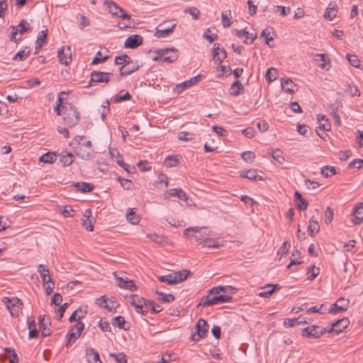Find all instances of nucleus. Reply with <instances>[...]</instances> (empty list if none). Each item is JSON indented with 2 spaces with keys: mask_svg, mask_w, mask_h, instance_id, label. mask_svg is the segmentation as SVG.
Returning a JSON list of instances; mask_svg holds the SVG:
<instances>
[{
  "mask_svg": "<svg viewBox=\"0 0 363 363\" xmlns=\"http://www.w3.org/2000/svg\"><path fill=\"white\" fill-rule=\"evenodd\" d=\"M218 290L221 291L223 293L219 296H214L210 297L209 296H203L199 304L202 306H209L217 304L218 303H227L229 302L231 299V295L235 294L238 289L232 286H218Z\"/></svg>",
  "mask_w": 363,
  "mask_h": 363,
  "instance_id": "nucleus-1",
  "label": "nucleus"
},
{
  "mask_svg": "<svg viewBox=\"0 0 363 363\" xmlns=\"http://www.w3.org/2000/svg\"><path fill=\"white\" fill-rule=\"evenodd\" d=\"M156 55L152 58L154 61L173 62L178 58L177 50L175 49H159L155 51Z\"/></svg>",
  "mask_w": 363,
  "mask_h": 363,
  "instance_id": "nucleus-2",
  "label": "nucleus"
},
{
  "mask_svg": "<svg viewBox=\"0 0 363 363\" xmlns=\"http://www.w3.org/2000/svg\"><path fill=\"white\" fill-rule=\"evenodd\" d=\"M1 301L10 312L11 316L15 317L18 315L19 311L23 306V303L21 299L17 297L5 296L1 298Z\"/></svg>",
  "mask_w": 363,
  "mask_h": 363,
  "instance_id": "nucleus-3",
  "label": "nucleus"
},
{
  "mask_svg": "<svg viewBox=\"0 0 363 363\" xmlns=\"http://www.w3.org/2000/svg\"><path fill=\"white\" fill-rule=\"evenodd\" d=\"M196 333L192 334L191 338L193 341L198 342L206 336L208 331V325L204 319L200 318L196 323Z\"/></svg>",
  "mask_w": 363,
  "mask_h": 363,
  "instance_id": "nucleus-4",
  "label": "nucleus"
},
{
  "mask_svg": "<svg viewBox=\"0 0 363 363\" xmlns=\"http://www.w3.org/2000/svg\"><path fill=\"white\" fill-rule=\"evenodd\" d=\"M104 4L106 5L108 9V11L115 16L123 19H130V15L126 13L125 11L121 8L116 3L113 1H105Z\"/></svg>",
  "mask_w": 363,
  "mask_h": 363,
  "instance_id": "nucleus-5",
  "label": "nucleus"
},
{
  "mask_svg": "<svg viewBox=\"0 0 363 363\" xmlns=\"http://www.w3.org/2000/svg\"><path fill=\"white\" fill-rule=\"evenodd\" d=\"M80 117L79 112L75 108L71 106L69 110H67L64 121L66 125L69 128L74 127L79 121Z\"/></svg>",
  "mask_w": 363,
  "mask_h": 363,
  "instance_id": "nucleus-6",
  "label": "nucleus"
},
{
  "mask_svg": "<svg viewBox=\"0 0 363 363\" xmlns=\"http://www.w3.org/2000/svg\"><path fill=\"white\" fill-rule=\"evenodd\" d=\"M112 75L110 72L94 71L91 73V79L88 86H91L92 83H108L110 81L109 76Z\"/></svg>",
  "mask_w": 363,
  "mask_h": 363,
  "instance_id": "nucleus-7",
  "label": "nucleus"
},
{
  "mask_svg": "<svg viewBox=\"0 0 363 363\" xmlns=\"http://www.w3.org/2000/svg\"><path fill=\"white\" fill-rule=\"evenodd\" d=\"M326 332V329L320 326L313 325L302 330V334L308 337L318 338Z\"/></svg>",
  "mask_w": 363,
  "mask_h": 363,
  "instance_id": "nucleus-8",
  "label": "nucleus"
},
{
  "mask_svg": "<svg viewBox=\"0 0 363 363\" xmlns=\"http://www.w3.org/2000/svg\"><path fill=\"white\" fill-rule=\"evenodd\" d=\"M60 63L69 65L72 61V52L69 46H62L57 52Z\"/></svg>",
  "mask_w": 363,
  "mask_h": 363,
  "instance_id": "nucleus-9",
  "label": "nucleus"
},
{
  "mask_svg": "<svg viewBox=\"0 0 363 363\" xmlns=\"http://www.w3.org/2000/svg\"><path fill=\"white\" fill-rule=\"evenodd\" d=\"M349 301L343 298H339L335 303L333 304L328 310L329 313H340L346 311L348 308Z\"/></svg>",
  "mask_w": 363,
  "mask_h": 363,
  "instance_id": "nucleus-10",
  "label": "nucleus"
},
{
  "mask_svg": "<svg viewBox=\"0 0 363 363\" xmlns=\"http://www.w3.org/2000/svg\"><path fill=\"white\" fill-rule=\"evenodd\" d=\"M200 75L194 77L189 80H186L180 84H177L176 86L173 89V92L179 94L183 91L185 89L190 87L191 86L195 84L198 82Z\"/></svg>",
  "mask_w": 363,
  "mask_h": 363,
  "instance_id": "nucleus-11",
  "label": "nucleus"
},
{
  "mask_svg": "<svg viewBox=\"0 0 363 363\" xmlns=\"http://www.w3.org/2000/svg\"><path fill=\"white\" fill-rule=\"evenodd\" d=\"M194 237L196 238V241L198 242V244L202 245L203 247L208 248H218L220 247L218 239L201 238L197 235H194Z\"/></svg>",
  "mask_w": 363,
  "mask_h": 363,
  "instance_id": "nucleus-12",
  "label": "nucleus"
},
{
  "mask_svg": "<svg viewBox=\"0 0 363 363\" xmlns=\"http://www.w3.org/2000/svg\"><path fill=\"white\" fill-rule=\"evenodd\" d=\"M350 320L347 318H343L340 320H337L332 325V327L328 330V332H335L337 334L342 332L345 328L348 327Z\"/></svg>",
  "mask_w": 363,
  "mask_h": 363,
  "instance_id": "nucleus-13",
  "label": "nucleus"
},
{
  "mask_svg": "<svg viewBox=\"0 0 363 363\" xmlns=\"http://www.w3.org/2000/svg\"><path fill=\"white\" fill-rule=\"evenodd\" d=\"M352 222L354 225H359L363 220V203H359L354 207Z\"/></svg>",
  "mask_w": 363,
  "mask_h": 363,
  "instance_id": "nucleus-14",
  "label": "nucleus"
},
{
  "mask_svg": "<svg viewBox=\"0 0 363 363\" xmlns=\"http://www.w3.org/2000/svg\"><path fill=\"white\" fill-rule=\"evenodd\" d=\"M143 43V38L140 35H131L125 42V47L129 48H136Z\"/></svg>",
  "mask_w": 363,
  "mask_h": 363,
  "instance_id": "nucleus-15",
  "label": "nucleus"
},
{
  "mask_svg": "<svg viewBox=\"0 0 363 363\" xmlns=\"http://www.w3.org/2000/svg\"><path fill=\"white\" fill-rule=\"evenodd\" d=\"M38 272L40 274L43 285L46 283H52V279L50 275L49 269L47 265L40 264L38 266Z\"/></svg>",
  "mask_w": 363,
  "mask_h": 363,
  "instance_id": "nucleus-16",
  "label": "nucleus"
},
{
  "mask_svg": "<svg viewBox=\"0 0 363 363\" xmlns=\"http://www.w3.org/2000/svg\"><path fill=\"white\" fill-rule=\"evenodd\" d=\"M140 67L141 65H138L137 62H133L131 61L129 62V64L123 65L120 68L121 75H129L138 70Z\"/></svg>",
  "mask_w": 363,
  "mask_h": 363,
  "instance_id": "nucleus-17",
  "label": "nucleus"
},
{
  "mask_svg": "<svg viewBox=\"0 0 363 363\" xmlns=\"http://www.w3.org/2000/svg\"><path fill=\"white\" fill-rule=\"evenodd\" d=\"M227 57V53L223 48H220L219 45H213V58L218 63H220Z\"/></svg>",
  "mask_w": 363,
  "mask_h": 363,
  "instance_id": "nucleus-18",
  "label": "nucleus"
},
{
  "mask_svg": "<svg viewBox=\"0 0 363 363\" xmlns=\"http://www.w3.org/2000/svg\"><path fill=\"white\" fill-rule=\"evenodd\" d=\"M39 325L43 337H48L51 334V330L49 328L50 323L48 319H45V315H40Z\"/></svg>",
  "mask_w": 363,
  "mask_h": 363,
  "instance_id": "nucleus-19",
  "label": "nucleus"
},
{
  "mask_svg": "<svg viewBox=\"0 0 363 363\" xmlns=\"http://www.w3.org/2000/svg\"><path fill=\"white\" fill-rule=\"evenodd\" d=\"M175 26L176 24H173L170 27L164 28L163 25H160L159 27L157 28L155 35L159 38H166L173 33Z\"/></svg>",
  "mask_w": 363,
  "mask_h": 363,
  "instance_id": "nucleus-20",
  "label": "nucleus"
},
{
  "mask_svg": "<svg viewBox=\"0 0 363 363\" xmlns=\"http://www.w3.org/2000/svg\"><path fill=\"white\" fill-rule=\"evenodd\" d=\"M75 154L78 157L86 161L94 157V153L92 150H86L82 147H76Z\"/></svg>",
  "mask_w": 363,
  "mask_h": 363,
  "instance_id": "nucleus-21",
  "label": "nucleus"
},
{
  "mask_svg": "<svg viewBox=\"0 0 363 363\" xmlns=\"http://www.w3.org/2000/svg\"><path fill=\"white\" fill-rule=\"evenodd\" d=\"M277 288L280 289V286L278 284H267L264 287L261 288V291L259 293V296L267 298L274 293Z\"/></svg>",
  "mask_w": 363,
  "mask_h": 363,
  "instance_id": "nucleus-22",
  "label": "nucleus"
},
{
  "mask_svg": "<svg viewBox=\"0 0 363 363\" xmlns=\"http://www.w3.org/2000/svg\"><path fill=\"white\" fill-rule=\"evenodd\" d=\"M242 177L247 178L250 180L260 181L262 180V177L259 175L257 169H249L247 171H242L240 174Z\"/></svg>",
  "mask_w": 363,
  "mask_h": 363,
  "instance_id": "nucleus-23",
  "label": "nucleus"
},
{
  "mask_svg": "<svg viewBox=\"0 0 363 363\" xmlns=\"http://www.w3.org/2000/svg\"><path fill=\"white\" fill-rule=\"evenodd\" d=\"M91 211L89 209H86L82 218V224L83 227L89 231L93 230V225L90 219Z\"/></svg>",
  "mask_w": 363,
  "mask_h": 363,
  "instance_id": "nucleus-24",
  "label": "nucleus"
},
{
  "mask_svg": "<svg viewBox=\"0 0 363 363\" xmlns=\"http://www.w3.org/2000/svg\"><path fill=\"white\" fill-rule=\"evenodd\" d=\"M261 36L265 38V43L268 45L269 47H271V45H269V41L274 40V37L276 36V34L272 27H267L262 31Z\"/></svg>",
  "mask_w": 363,
  "mask_h": 363,
  "instance_id": "nucleus-25",
  "label": "nucleus"
},
{
  "mask_svg": "<svg viewBox=\"0 0 363 363\" xmlns=\"http://www.w3.org/2000/svg\"><path fill=\"white\" fill-rule=\"evenodd\" d=\"M315 60L318 63V66L320 68L326 70L329 69L330 67V61L326 59L325 54H317Z\"/></svg>",
  "mask_w": 363,
  "mask_h": 363,
  "instance_id": "nucleus-26",
  "label": "nucleus"
},
{
  "mask_svg": "<svg viewBox=\"0 0 363 363\" xmlns=\"http://www.w3.org/2000/svg\"><path fill=\"white\" fill-rule=\"evenodd\" d=\"M243 91L244 86L238 80L234 82L229 89L230 94L232 96H238Z\"/></svg>",
  "mask_w": 363,
  "mask_h": 363,
  "instance_id": "nucleus-27",
  "label": "nucleus"
},
{
  "mask_svg": "<svg viewBox=\"0 0 363 363\" xmlns=\"http://www.w3.org/2000/svg\"><path fill=\"white\" fill-rule=\"evenodd\" d=\"M296 86V84L293 82V81L290 79H281V89L287 92L288 94H294L295 92L294 88Z\"/></svg>",
  "mask_w": 363,
  "mask_h": 363,
  "instance_id": "nucleus-28",
  "label": "nucleus"
},
{
  "mask_svg": "<svg viewBox=\"0 0 363 363\" xmlns=\"http://www.w3.org/2000/svg\"><path fill=\"white\" fill-rule=\"evenodd\" d=\"M59 156L60 157V161L64 167L69 166L74 162V156L70 152H62Z\"/></svg>",
  "mask_w": 363,
  "mask_h": 363,
  "instance_id": "nucleus-29",
  "label": "nucleus"
},
{
  "mask_svg": "<svg viewBox=\"0 0 363 363\" xmlns=\"http://www.w3.org/2000/svg\"><path fill=\"white\" fill-rule=\"evenodd\" d=\"M46 28L45 26H44ZM48 36V29L45 28V30H41L37 38V40L35 41V49L39 50L43 47V43L46 41Z\"/></svg>",
  "mask_w": 363,
  "mask_h": 363,
  "instance_id": "nucleus-30",
  "label": "nucleus"
},
{
  "mask_svg": "<svg viewBox=\"0 0 363 363\" xmlns=\"http://www.w3.org/2000/svg\"><path fill=\"white\" fill-rule=\"evenodd\" d=\"M319 230L320 226L318 223V221L315 220L314 217L313 216L309 220V225L308 226V233L311 237H313L316 233L319 232Z\"/></svg>",
  "mask_w": 363,
  "mask_h": 363,
  "instance_id": "nucleus-31",
  "label": "nucleus"
},
{
  "mask_svg": "<svg viewBox=\"0 0 363 363\" xmlns=\"http://www.w3.org/2000/svg\"><path fill=\"white\" fill-rule=\"evenodd\" d=\"M74 186L82 193H88L94 189V185L87 182H76Z\"/></svg>",
  "mask_w": 363,
  "mask_h": 363,
  "instance_id": "nucleus-32",
  "label": "nucleus"
},
{
  "mask_svg": "<svg viewBox=\"0 0 363 363\" xmlns=\"http://www.w3.org/2000/svg\"><path fill=\"white\" fill-rule=\"evenodd\" d=\"M129 303L134 307L139 304H147V299L138 295H130L128 296Z\"/></svg>",
  "mask_w": 363,
  "mask_h": 363,
  "instance_id": "nucleus-33",
  "label": "nucleus"
},
{
  "mask_svg": "<svg viewBox=\"0 0 363 363\" xmlns=\"http://www.w3.org/2000/svg\"><path fill=\"white\" fill-rule=\"evenodd\" d=\"M86 313V310H82V308H79L77 310L74 311L71 316L69 318V322H73L76 320H79L81 318H84Z\"/></svg>",
  "mask_w": 363,
  "mask_h": 363,
  "instance_id": "nucleus-34",
  "label": "nucleus"
},
{
  "mask_svg": "<svg viewBox=\"0 0 363 363\" xmlns=\"http://www.w3.org/2000/svg\"><path fill=\"white\" fill-rule=\"evenodd\" d=\"M337 9L336 5L330 4L328 9H326L324 17L328 20H333L336 16Z\"/></svg>",
  "mask_w": 363,
  "mask_h": 363,
  "instance_id": "nucleus-35",
  "label": "nucleus"
},
{
  "mask_svg": "<svg viewBox=\"0 0 363 363\" xmlns=\"http://www.w3.org/2000/svg\"><path fill=\"white\" fill-rule=\"evenodd\" d=\"M175 276L173 273L169 274L167 275L160 276L158 277V280L161 282L167 283L169 285L177 284V281L175 280Z\"/></svg>",
  "mask_w": 363,
  "mask_h": 363,
  "instance_id": "nucleus-36",
  "label": "nucleus"
},
{
  "mask_svg": "<svg viewBox=\"0 0 363 363\" xmlns=\"http://www.w3.org/2000/svg\"><path fill=\"white\" fill-rule=\"evenodd\" d=\"M179 164L177 155L168 156L164 161V165L166 167H176Z\"/></svg>",
  "mask_w": 363,
  "mask_h": 363,
  "instance_id": "nucleus-37",
  "label": "nucleus"
},
{
  "mask_svg": "<svg viewBox=\"0 0 363 363\" xmlns=\"http://www.w3.org/2000/svg\"><path fill=\"white\" fill-rule=\"evenodd\" d=\"M222 24L224 28H228L231 26V13L230 11H226L222 13L221 15Z\"/></svg>",
  "mask_w": 363,
  "mask_h": 363,
  "instance_id": "nucleus-38",
  "label": "nucleus"
},
{
  "mask_svg": "<svg viewBox=\"0 0 363 363\" xmlns=\"http://www.w3.org/2000/svg\"><path fill=\"white\" fill-rule=\"evenodd\" d=\"M173 274L176 277L175 280L177 281V284H179L186 279L188 275L189 274V271L184 269L182 271L174 272Z\"/></svg>",
  "mask_w": 363,
  "mask_h": 363,
  "instance_id": "nucleus-39",
  "label": "nucleus"
},
{
  "mask_svg": "<svg viewBox=\"0 0 363 363\" xmlns=\"http://www.w3.org/2000/svg\"><path fill=\"white\" fill-rule=\"evenodd\" d=\"M126 218L129 223L133 225L138 224L140 222L139 216L135 215V212L133 208L129 209L128 211L126 214Z\"/></svg>",
  "mask_w": 363,
  "mask_h": 363,
  "instance_id": "nucleus-40",
  "label": "nucleus"
},
{
  "mask_svg": "<svg viewBox=\"0 0 363 363\" xmlns=\"http://www.w3.org/2000/svg\"><path fill=\"white\" fill-rule=\"evenodd\" d=\"M156 294L159 296V299L164 303H171L174 300V296L171 294H164L159 291H156Z\"/></svg>",
  "mask_w": 363,
  "mask_h": 363,
  "instance_id": "nucleus-41",
  "label": "nucleus"
},
{
  "mask_svg": "<svg viewBox=\"0 0 363 363\" xmlns=\"http://www.w3.org/2000/svg\"><path fill=\"white\" fill-rule=\"evenodd\" d=\"M203 230H204L203 232V234L207 235H210L211 231L206 232V230H207L206 227H191V228H188L184 230V234L185 235H187L189 232H194V233H201V231Z\"/></svg>",
  "mask_w": 363,
  "mask_h": 363,
  "instance_id": "nucleus-42",
  "label": "nucleus"
},
{
  "mask_svg": "<svg viewBox=\"0 0 363 363\" xmlns=\"http://www.w3.org/2000/svg\"><path fill=\"white\" fill-rule=\"evenodd\" d=\"M30 24L28 23V21L25 19H22L20 22V23L16 26L18 33L19 34H23L26 32L30 30L29 27Z\"/></svg>",
  "mask_w": 363,
  "mask_h": 363,
  "instance_id": "nucleus-43",
  "label": "nucleus"
},
{
  "mask_svg": "<svg viewBox=\"0 0 363 363\" xmlns=\"http://www.w3.org/2000/svg\"><path fill=\"white\" fill-rule=\"evenodd\" d=\"M56 157L55 153L48 152L40 157V161L44 163H52L57 160Z\"/></svg>",
  "mask_w": 363,
  "mask_h": 363,
  "instance_id": "nucleus-44",
  "label": "nucleus"
},
{
  "mask_svg": "<svg viewBox=\"0 0 363 363\" xmlns=\"http://www.w3.org/2000/svg\"><path fill=\"white\" fill-rule=\"evenodd\" d=\"M278 76V72L277 69L271 67L267 69L266 73L267 80L269 82H274Z\"/></svg>",
  "mask_w": 363,
  "mask_h": 363,
  "instance_id": "nucleus-45",
  "label": "nucleus"
},
{
  "mask_svg": "<svg viewBox=\"0 0 363 363\" xmlns=\"http://www.w3.org/2000/svg\"><path fill=\"white\" fill-rule=\"evenodd\" d=\"M321 174L325 177H330L336 174V169L332 166H325L321 169Z\"/></svg>",
  "mask_w": 363,
  "mask_h": 363,
  "instance_id": "nucleus-46",
  "label": "nucleus"
},
{
  "mask_svg": "<svg viewBox=\"0 0 363 363\" xmlns=\"http://www.w3.org/2000/svg\"><path fill=\"white\" fill-rule=\"evenodd\" d=\"M29 54L30 50H20L13 57L12 59L14 61H23L28 57Z\"/></svg>",
  "mask_w": 363,
  "mask_h": 363,
  "instance_id": "nucleus-47",
  "label": "nucleus"
},
{
  "mask_svg": "<svg viewBox=\"0 0 363 363\" xmlns=\"http://www.w3.org/2000/svg\"><path fill=\"white\" fill-rule=\"evenodd\" d=\"M130 57H129L127 55H123L120 56H117L115 58V63L116 65H127L129 64L130 62H131Z\"/></svg>",
  "mask_w": 363,
  "mask_h": 363,
  "instance_id": "nucleus-48",
  "label": "nucleus"
},
{
  "mask_svg": "<svg viewBox=\"0 0 363 363\" xmlns=\"http://www.w3.org/2000/svg\"><path fill=\"white\" fill-rule=\"evenodd\" d=\"M117 180H118V182H120L121 186L125 190L130 189L133 185V182L131 180L127 179H123L121 177H118L117 178Z\"/></svg>",
  "mask_w": 363,
  "mask_h": 363,
  "instance_id": "nucleus-49",
  "label": "nucleus"
},
{
  "mask_svg": "<svg viewBox=\"0 0 363 363\" xmlns=\"http://www.w3.org/2000/svg\"><path fill=\"white\" fill-rule=\"evenodd\" d=\"M326 311H327V309H326V307L325 306V305L321 304L319 306H312V307L308 308L307 313H318L320 314H324Z\"/></svg>",
  "mask_w": 363,
  "mask_h": 363,
  "instance_id": "nucleus-50",
  "label": "nucleus"
},
{
  "mask_svg": "<svg viewBox=\"0 0 363 363\" xmlns=\"http://www.w3.org/2000/svg\"><path fill=\"white\" fill-rule=\"evenodd\" d=\"M109 355H110V357H113L117 363H126L127 362L126 356L123 352L111 353Z\"/></svg>",
  "mask_w": 363,
  "mask_h": 363,
  "instance_id": "nucleus-51",
  "label": "nucleus"
},
{
  "mask_svg": "<svg viewBox=\"0 0 363 363\" xmlns=\"http://www.w3.org/2000/svg\"><path fill=\"white\" fill-rule=\"evenodd\" d=\"M112 323L113 325L118 327L120 329H125V321L124 318L121 315L115 317L113 319Z\"/></svg>",
  "mask_w": 363,
  "mask_h": 363,
  "instance_id": "nucleus-52",
  "label": "nucleus"
},
{
  "mask_svg": "<svg viewBox=\"0 0 363 363\" xmlns=\"http://www.w3.org/2000/svg\"><path fill=\"white\" fill-rule=\"evenodd\" d=\"M347 59L350 62V65L354 67H359L360 65V60L358 59L357 56L352 54H347Z\"/></svg>",
  "mask_w": 363,
  "mask_h": 363,
  "instance_id": "nucleus-53",
  "label": "nucleus"
},
{
  "mask_svg": "<svg viewBox=\"0 0 363 363\" xmlns=\"http://www.w3.org/2000/svg\"><path fill=\"white\" fill-rule=\"evenodd\" d=\"M9 28L11 29V32L9 35V40L12 42L17 43L18 41L21 40V37H16L18 34L17 27H16L15 26H11Z\"/></svg>",
  "mask_w": 363,
  "mask_h": 363,
  "instance_id": "nucleus-54",
  "label": "nucleus"
},
{
  "mask_svg": "<svg viewBox=\"0 0 363 363\" xmlns=\"http://www.w3.org/2000/svg\"><path fill=\"white\" fill-rule=\"evenodd\" d=\"M346 92L348 93L352 96H360V91L357 87L353 84H349L346 89Z\"/></svg>",
  "mask_w": 363,
  "mask_h": 363,
  "instance_id": "nucleus-55",
  "label": "nucleus"
},
{
  "mask_svg": "<svg viewBox=\"0 0 363 363\" xmlns=\"http://www.w3.org/2000/svg\"><path fill=\"white\" fill-rule=\"evenodd\" d=\"M307 272L308 274H310L308 279L310 280H313L319 274L320 269L315 266H311L308 268Z\"/></svg>",
  "mask_w": 363,
  "mask_h": 363,
  "instance_id": "nucleus-56",
  "label": "nucleus"
},
{
  "mask_svg": "<svg viewBox=\"0 0 363 363\" xmlns=\"http://www.w3.org/2000/svg\"><path fill=\"white\" fill-rule=\"evenodd\" d=\"M147 306H148V309L150 308L154 313H157L162 310V307L153 301L147 300Z\"/></svg>",
  "mask_w": 363,
  "mask_h": 363,
  "instance_id": "nucleus-57",
  "label": "nucleus"
},
{
  "mask_svg": "<svg viewBox=\"0 0 363 363\" xmlns=\"http://www.w3.org/2000/svg\"><path fill=\"white\" fill-rule=\"evenodd\" d=\"M272 156L279 164H281L284 161L282 152L279 149L272 151Z\"/></svg>",
  "mask_w": 363,
  "mask_h": 363,
  "instance_id": "nucleus-58",
  "label": "nucleus"
},
{
  "mask_svg": "<svg viewBox=\"0 0 363 363\" xmlns=\"http://www.w3.org/2000/svg\"><path fill=\"white\" fill-rule=\"evenodd\" d=\"M184 12L189 13L195 20L199 18L200 14V11L196 7H189L184 10Z\"/></svg>",
  "mask_w": 363,
  "mask_h": 363,
  "instance_id": "nucleus-59",
  "label": "nucleus"
},
{
  "mask_svg": "<svg viewBox=\"0 0 363 363\" xmlns=\"http://www.w3.org/2000/svg\"><path fill=\"white\" fill-rule=\"evenodd\" d=\"M84 328V324L81 322L78 321L72 327L70 330H73L76 333V335L78 336H81L82 332Z\"/></svg>",
  "mask_w": 363,
  "mask_h": 363,
  "instance_id": "nucleus-60",
  "label": "nucleus"
},
{
  "mask_svg": "<svg viewBox=\"0 0 363 363\" xmlns=\"http://www.w3.org/2000/svg\"><path fill=\"white\" fill-rule=\"evenodd\" d=\"M101 56V51H98L96 54V56L94 57L91 65H98L99 63L104 62L107 59L108 57L105 56L104 57H100Z\"/></svg>",
  "mask_w": 363,
  "mask_h": 363,
  "instance_id": "nucleus-61",
  "label": "nucleus"
},
{
  "mask_svg": "<svg viewBox=\"0 0 363 363\" xmlns=\"http://www.w3.org/2000/svg\"><path fill=\"white\" fill-rule=\"evenodd\" d=\"M255 158V155L251 151H245L242 153V159L245 162H252Z\"/></svg>",
  "mask_w": 363,
  "mask_h": 363,
  "instance_id": "nucleus-62",
  "label": "nucleus"
},
{
  "mask_svg": "<svg viewBox=\"0 0 363 363\" xmlns=\"http://www.w3.org/2000/svg\"><path fill=\"white\" fill-rule=\"evenodd\" d=\"M333 218V211L330 207L326 208L325 213V222L326 224H329L332 222Z\"/></svg>",
  "mask_w": 363,
  "mask_h": 363,
  "instance_id": "nucleus-63",
  "label": "nucleus"
},
{
  "mask_svg": "<svg viewBox=\"0 0 363 363\" xmlns=\"http://www.w3.org/2000/svg\"><path fill=\"white\" fill-rule=\"evenodd\" d=\"M363 167V160L361 159H355L348 164V168L360 169Z\"/></svg>",
  "mask_w": 363,
  "mask_h": 363,
  "instance_id": "nucleus-64",
  "label": "nucleus"
}]
</instances>
